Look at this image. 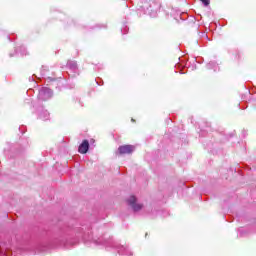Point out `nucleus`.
<instances>
[{"label": "nucleus", "mask_w": 256, "mask_h": 256, "mask_svg": "<svg viewBox=\"0 0 256 256\" xmlns=\"http://www.w3.org/2000/svg\"><path fill=\"white\" fill-rule=\"evenodd\" d=\"M52 95L50 89H45L40 92V99L42 101H47V99H51Z\"/></svg>", "instance_id": "20e7f679"}, {"label": "nucleus", "mask_w": 256, "mask_h": 256, "mask_svg": "<svg viewBox=\"0 0 256 256\" xmlns=\"http://www.w3.org/2000/svg\"><path fill=\"white\" fill-rule=\"evenodd\" d=\"M120 155H131L133 151H135V147L133 145H122L118 148Z\"/></svg>", "instance_id": "f257e3e1"}, {"label": "nucleus", "mask_w": 256, "mask_h": 256, "mask_svg": "<svg viewBox=\"0 0 256 256\" xmlns=\"http://www.w3.org/2000/svg\"><path fill=\"white\" fill-rule=\"evenodd\" d=\"M128 203L134 211H141L143 209V204H137V198L135 196H130Z\"/></svg>", "instance_id": "f03ea898"}, {"label": "nucleus", "mask_w": 256, "mask_h": 256, "mask_svg": "<svg viewBox=\"0 0 256 256\" xmlns=\"http://www.w3.org/2000/svg\"><path fill=\"white\" fill-rule=\"evenodd\" d=\"M87 151H89V140H83L78 147V153H81V155H85Z\"/></svg>", "instance_id": "7ed1b4c3"}, {"label": "nucleus", "mask_w": 256, "mask_h": 256, "mask_svg": "<svg viewBox=\"0 0 256 256\" xmlns=\"http://www.w3.org/2000/svg\"><path fill=\"white\" fill-rule=\"evenodd\" d=\"M202 1V3L207 7L208 5H209V3H210V1L209 0H201Z\"/></svg>", "instance_id": "39448f33"}]
</instances>
